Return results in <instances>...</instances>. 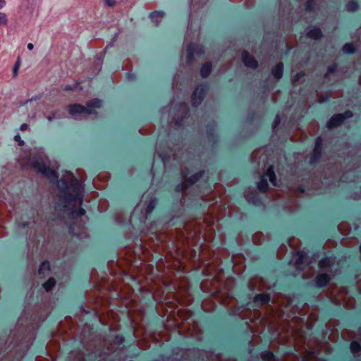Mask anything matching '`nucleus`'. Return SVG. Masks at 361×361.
I'll list each match as a JSON object with an SVG mask.
<instances>
[{
  "label": "nucleus",
  "instance_id": "obj_1",
  "mask_svg": "<svg viewBox=\"0 0 361 361\" xmlns=\"http://www.w3.org/2000/svg\"><path fill=\"white\" fill-rule=\"evenodd\" d=\"M102 101L98 99H94L87 104V107L80 104H75L69 106V113L75 118H78L81 116L86 114H91L96 113V109L102 106Z\"/></svg>",
  "mask_w": 361,
  "mask_h": 361
},
{
  "label": "nucleus",
  "instance_id": "obj_2",
  "mask_svg": "<svg viewBox=\"0 0 361 361\" xmlns=\"http://www.w3.org/2000/svg\"><path fill=\"white\" fill-rule=\"evenodd\" d=\"M269 180L270 183L273 185H276V176L273 171V168L270 166L264 174L262 178V180L258 183L257 188L259 190L262 192H265L268 188V182L267 180Z\"/></svg>",
  "mask_w": 361,
  "mask_h": 361
},
{
  "label": "nucleus",
  "instance_id": "obj_3",
  "mask_svg": "<svg viewBox=\"0 0 361 361\" xmlns=\"http://www.w3.org/2000/svg\"><path fill=\"white\" fill-rule=\"evenodd\" d=\"M33 167L36 168L42 174L49 178L51 181L56 180L58 176L56 172L47 167L42 161H34L32 163Z\"/></svg>",
  "mask_w": 361,
  "mask_h": 361
},
{
  "label": "nucleus",
  "instance_id": "obj_4",
  "mask_svg": "<svg viewBox=\"0 0 361 361\" xmlns=\"http://www.w3.org/2000/svg\"><path fill=\"white\" fill-rule=\"evenodd\" d=\"M353 116L350 111H345L344 114H336L331 117L327 123L329 128L336 127L341 123V122L346 118H350Z\"/></svg>",
  "mask_w": 361,
  "mask_h": 361
},
{
  "label": "nucleus",
  "instance_id": "obj_5",
  "mask_svg": "<svg viewBox=\"0 0 361 361\" xmlns=\"http://www.w3.org/2000/svg\"><path fill=\"white\" fill-rule=\"evenodd\" d=\"M243 61L244 64L250 68H255L257 67V63L256 60L252 56H250L247 53L243 52L242 54Z\"/></svg>",
  "mask_w": 361,
  "mask_h": 361
},
{
  "label": "nucleus",
  "instance_id": "obj_6",
  "mask_svg": "<svg viewBox=\"0 0 361 361\" xmlns=\"http://www.w3.org/2000/svg\"><path fill=\"white\" fill-rule=\"evenodd\" d=\"M329 281V277L327 274H319L317 277L316 283L319 287L324 286Z\"/></svg>",
  "mask_w": 361,
  "mask_h": 361
},
{
  "label": "nucleus",
  "instance_id": "obj_7",
  "mask_svg": "<svg viewBox=\"0 0 361 361\" xmlns=\"http://www.w3.org/2000/svg\"><path fill=\"white\" fill-rule=\"evenodd\" d=\"M307 35L312 39H319L322 36V32L319 28L312 27L307 31Z\"/></svg>",
  "mask_w": 361,
  "mask_h": 361
},
{
  "label": "nucleus",
  "instance_id": "obj_8",
  "mask_svg": "<svg viewBox=\"0 0 361 361\" xmlns=\"http://www.w3.org/2000/svg\"><path fill=\"white\" fill-rule=\"evenodd\" d=\"M164 13L160 11H156L150 14V18L155 25H158L159 20L164 18Z\"/></svg>",
  "mask_w": 361,
  "mask_h": 361
},
{
  "label": "nucleus",
  "instance_id": "obj_9",
  "mask_svg": "<svg viewBox=\"0 0 361 361\" xmlns=\"http://www.w3.org/2000/svg\"><path fill=\"white\" fill-rule=\"evenodd\" d=\"M273 75L279 79L283 75V65L281 63L277 64L272 71Z\"/></svg>",
  "mask_w": 361,
  "mask_h": 361
},
{
  "label": "nucleus",
  "instance_id": "obj_10",
  "mask_svg": "<svg viewBox=\"0 0 361 361\" xmlns=\"http://www.w3.org/2000/svg\"><path fill=\"white\" fill-rule=\"evenodd\" d=\"M212 70V65L209 63H207L203 65L201 68L200 73L202 77L205 78L209 75Z\"/></svg>",
  "mask_w": 361,
  "mask_h": 361
},
{
  "label": "nucleus",
  "instance_id": "obj_11",
  "mask_svg": "<svg viewBox=\"0 0 361 361\" xmlns=\"http://www.w3.org/2000/svg\"><path fill=\"white\" fill-rule=\"evenodd\" d=\"M49 270V264L47 262H44L41 264L39 268V273L40 274H45L46 271Z\"/></svg>",
  "mask_w": 361,
  "mask_h": 361
},
{
  "label": "nucleus",
  "instance_id": "obj_12",
  "mask_svg": "<svg viewBox=\"0 0 361 361\" xmlns=\"http://www.w3.org/2000/svg\"><path fill=\"white\" fill-rule=\"evenodd\" d=\"M343 51L347 54L353 53L355 51V47L353 44H346L343 46Z\"/></svg>",
  "mask_w": 361,
  "mask_h": 361
},
{
  "label": "nucleus",
  "instance_id": "obj_13",
  "mask_svg": "<svg viewBox=\"0 0 361 361\" xmlns=\"http://www.w3.org/2000/svg\"><path fill=\"white\" fill-rule=\"evenodd\" d=\"M55 285V281L54 279H49L47 282L44 283V288L46 290H49Z\"/></svg>",
  "mask_w": 361,
  "mask_h": 361
},
{
  "label": "nucleus",
  "instance_id": "obj_14",
  "mask_svg": "<svg viewBox=\"0 0 361 361\" xmlns=\"http://www.w3.org/2000/svg\"><path fill=\"white\" fill-rule=\"evenodd\" d=\"M350 349L353 353H358L361 349V346L357 342L353 341L350 344Z\"/></svg>",
  "mask_w": 361,
  "mask_h": 361
},
{
  "label": "nucleus",
  "instance_id": "obj_15",
  "mask_svg": "<svg viewBox=\"0 0 361 361\" xmlns=\"http://www.w3.org/2000/svg\"><path fill=\"white\" fill-rule=\"evenodd\" d=\"M357 8V4L355 1H350L347 5V9L350 11H355Z\"/></svg>",
  "mask_w": 361,
  "mask_h": 361
},
{
  "label": "nucleus",
  "instance_id": "obj_16",
  "mask_svg": "<svg viewBox=\"0 0 361 361\" xmlns=\"http://www.w3.org/2000/svg\"><path fill=\"white\" fill-rule=\"evenodd\" d=\"M319 267L323 269L329 265V259H323L319 261Z\"/></svg>",
  "mask_w": 361,
  "mask_h": 361
},
{
  "label": "nucleus",
  "instance_id": "obj_17",
  "mask_svg": "<svg viewBox=\"0 0 361 361\" xmlns=\"http://www.w3.org/2000/svg\"><path fill=\"white\" fill-rule=\"evenodd\" d=\"M7 23V17L5 13H0V26L5 25Z\"/></svg>",
  "mask_w": 361,
  "mask_h": 361
},
{
  "label": "nucleus",
  "instance_id": "obj_18",
  "mask_svg": "<svg viewBox=\"0 0 361 361\" xmlns=\"http://www.w3.org/2000/svg\"><path fill=\"white\" fill-rule=\"evenodd\" d=\"M20 61L19 59H18L16 61V63L15 64V66L13 67V70L14 76L17 75L18 69L20 68Z\"/></svg>",
  "mask_w": 361,
  "mask_h": 361
},
{
  "label": "nucleus",
  "instance_id": "obj_19",
  "mask_svg": "<svg viewBox=\"0 0 361 361\" xmlns=\"http://www.w3.org/2000/svg\"><path fill=\"white\" fill-rule=\"evenodd\" d=\"M155 200H152L150 201L149 205H148V207H147V213H150L152 209H154V206H155Z\"/></svg>",
  "mask_w": 361,
  "mask_h": 361
},
{
  "label": "nucleus",
  "instance_id": "obj_20",
  "mask_svg": "<svg viewBox=\"0 0 361 361\" xmlns=\"http://www.w3.org/2000/svg\"><path fill=\"white\" fill-rule=\"evenodd\" d=\"M261 300L262 303L267 302L269 301V298L264 295H259L256 297V300Z\"/></svg>",
  "mask_w": 361,
  "mask_h": 361
},
{
  "label": "nucleus",
  "instance_id": "obj_21",
  "mask_svg": "<svg viewBox=\"0 0 361 361\" xmlns=\"http://www.w3.org/2000/svg\"><path fill=\"white\" fill-rule=\"evenodd\" d=\"M14 138H15V140H16V142H18V145H19L20 146H21V145H23L24 144V142H23V140H21V138H20V135H16V136H15V137H14Z\"/></svg>",
  "mask_w": 361,
  "mask_h": 361
},
{
  "label": "nucleus",
  "instance_id": "obj_22",
  "mask_svg": "<svg viewBox=\"0 0 361 361\" xmlns=\"http://www.w3.org/2000/svg\"><path fill=\"white\" fill-rule=\"evenodd\" d=\"M6 6L5 0H0V9L3 8Z\"/></svg>",
  "mask_w": 361,
  "mask_h": 361
},
{
  "label": "nucleus",
  "instance_id": "obj_23",
  "mask_svg": "<svg viewBox=\"0 0 361 361\" xmlns=\"http://www.w3.org/2000/svg\"><path fill=\"white\" fill-rule=\"evenodd\" d=\"M27 125L26 123H23L20 126V130H25L27 129Z\"/></svg>",
  "mask_w": 361,
  "mask_h": 361
},
{
  "label": "nucleus",
  "instance_id": "obj_24",
  "mask_svg": "<svg viewBox=\"0 0 361 361\" xmlns=\"http://www.w3.org/2000/svg\"><path fill=\"white\" fill-rule=\"evenodd\" d=\"M82 189V185L80 184L79 187L78 188L77 190V196H79L80 195L81 190Z\"/></svg>",
  "mask_w": 361,
  "mask_h": 361
},
{
  "label": "nucleus",
  "instance_id": "obj_25",
  "mask_svg": "<svg viewBox=\"0 0 361 361\" xmlns=\"http://www.w3.org/2000/svg\"><path fill=\"white\" fill-rule=\"evenodd\" d=\"M198 174L192 176V178H190L191 183H194L197 179Z\"/></svg>",
  "mask_w": 361,
  "mask_h": 361
},
{
  "label": "nucleus",
  "instance_id": "obj_26",
  "mask_svg": "<svg viewBox=\"0 0 361 361\" xmlns=\"http://www.w3.org/2000/svg\"><path fill=\"white\" fill-rule=\"evenodd\" d=\"M27 47L29 50H32L34 48V45L32 43H29Z\"/></svg>",
  "mask_w": 361,
  "mask_h": 361
},
{
  "label": "nucleus",
  "instance_id": "obj_27",
  "mask_svg": "<svg viewBox=\"0 0 361 361\" xmlns=\"http://www.w3.org/2000/svg\"><path fill=\"white\" fill-rule=\"evenodd\" d=\"M85 214V210L83 209H80L78 211V215H83Z\"/></svg>",
  "mask_w": 361,
  "mask_h": 361
},
{
  "label": "nucleus",
  "instance_id": "obj_28",
  "mask_svg": "<svg viewBox=\"0 0 361 361\" xmlns=\"http://www.w3.org/2000/svg\"><path fill=\"white\" fill-rule=\"evenodd\" d=\"M54 115H53V116H47V120H48L49 121H52V119L54 118Z\"/></svg>",
  "mask_w": 361,
  "mask_h": 361
},
{
  "label": "nucleus",
  "instance_id": "obj_29",
  "mask_svg": "<svg viewBox=\"0 0 361 361\" xmlns=\"http://www.w3.org/2000/svg\"><path fill=\"white\" fill-rule=\"evenodd\" d=\"M319 142H320V139L319 138L317 141L315 149H317L319 148Z\"/></svg>",
  "mask_w": 361,
  "mask_h": 361
},
{
  "label": "nucleus",
  "instance_id": "obj_30",
  "mask_svg": "<svg viewBox=\"0 0 361 361\" xmlns=\"http://www.w3.org/2000/svg\"><path fill=\"white\" fill-rule=\"evenodd\" d=\"M302 73H298V74L296 75V78H295V81L298 80L299 79V78H300V76H302Z\"/></svg>",
  "mask_w": 361,
  "mask_h": 361
},
{
  "label": "nucleus",
  "instance_id": "obj_31",
  "mask_svg": "<svg viewBox=\"0 0 361 361\" xmlns=\"http://www.w3.org/2000/svg\"><path fill=\"white\" fill-rule=\"evenodd\" d=\"M188 53H189V55H191L192 54V51L191 49H188ZM188 57H190V56H188Z\"/></svg>",
  "mask_w": 361,
  "mask_h": 361
},
{
  "label": "nucleus",
  "instance_id": "obj_32",
  "mask_svg": "<svg viewBox=\"0 0 361 361\" xmlns=\"http://www.w3.org/2000/svg\"><path fill=\"white\" fill-rule=\"evenodd\" d=\"M360 251H361V245H360Z\"/></svg>",
  "mask_w": 361,
  "mask_h": 361
}]
</instances>
